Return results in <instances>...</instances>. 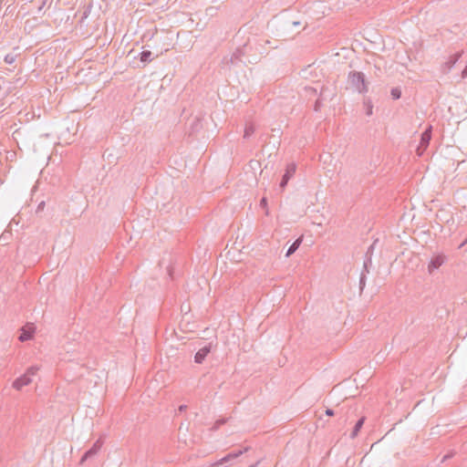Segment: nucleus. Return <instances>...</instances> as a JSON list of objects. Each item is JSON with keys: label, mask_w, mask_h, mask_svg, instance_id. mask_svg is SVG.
I'll return each instance as SVG.
<instances>
[{"label": "nucleus", "mask_w": 467, "mask_h": 467, "mask_svg": "<svg viewBox=\"0 0 467 467\" xmlns=\"http://www.w3.org/2000/svg\"><path fill=\"white\" fill-rule=\"evenodd\" d=\"M38 368L31 367L26 370V372L16 379L12 384L13 388L16 390H21L24 387L29 385L33 378L36 375Z\"/></svg>", "instance_id": "f257e3e1"}, {"label": "nucleus", "mask_w": 467, "mask_h": 467, "mask_svg": "<svg viewBox=\"0 0 467 467\" xmlns=\"http://www.w3.org/2000/svg\"><path fill=\"white\" fill-rule=\"evenodd\" d=\"M444 263V257L442 255H434L431 258L429 265H428V271L429 273H433L435 270L440 268L442 264Z\"/></svg>", "instance_id": "f03ea898"}, {"label": "nucleus", "mask_w": 467, "mask_h": 467, "mask_svg": "<svg viewBox=\"0 0 467 467\" xmlns=\"http://www.w3.org/2000/svg\"><path fill=\"white\" fill-rule=\"evenodd\" d=\"M431 127L427 129L421 135L420 144L418 148V153L420 155L422 151L427 148L430 140H431Z\"/></svg>", "instance_id": "7ed1b4c3"}, {"label": "nucleus", "mask_w": 467, "mask_h": 467, "mask_svg": "<svg viewBox=\"0 0 467 467\" xmlns=\"http://www.w3.org/2000/svg\"><path fill=\"white\" fill-rule=\"evenodd\" d=\"M295 173H296V165H295V164H293V163H292V164H289V165L286 167V169H285V174H284V176H283V180H282V182H281V183H280V186H281L282 188H284V187L287 184V182H288L289 179H290L291 177H293Z\"/></svg>", "instance_id": "20e7f679"}, {"label": "nucleus", "mask_w": 467, "mask_h": 467, "mask_svg": "<svg viewBox=\"0 0 467 467\" xmlns=\"http://www.w3.org/2000/svg\"><path fill=\"white\" fill-rule=\"evenodd\" d=\"M209 352H210V348H208V347H204V348H201L195 354V357H194L195 362L196 363H202L203 361V359L206 358V356L208 355Z\"/></svg>", "instance_id": "39448f33"}, {"label": "nucleus", "mask_w": 467, "mask_h": 467, "mask_svg": "<svg viewBox=\"0 0 467 467\" xmlns=\"http://www.w3.org/2000/svg\"><path fill=\"white\" fill-rule=\"evenodd\" d=\"M240 452L238 453H230L226 455L225 457L219 460L217 462H215L214 466L223 465L228 463L229 462L233 461L234 459L237 458L239 456Z\"/></svg>", "instance_id": "423d86ee"}, {"label": "nucleus", "mask_w": 467, "mask_h": 467, "mask_svg": "<svg viewBox=\"0 0 467 467\" xmlns=\"http://www.w3.org/2000/svg\"><path fill=\"white\" fill-rule=\"evenodd\" d=\"M300 243H301V240L300 239H297L290 247L289 249L287 250V253H286V256H290L292 254H294L297 248L299 247L300 245Z\"/></svg>", "instance_id": "0eeeda50"}, {"label": "nucleus", "mask_w": 467, "mask_h": 467, "mask_svg": "<svg viewBox=\"0 0 467 467\" xmlns=\"http://www.w3.org/2000/svg\"><path fill=\"white\" fill-rule=\"evenodd\" d=\"M31 337H32V332L24 329L19 337V339L21 341H26V340L30 339Z\"/></svg>", "instance_id": "6e6552de"}, {"label": "nucleus", "mask_w": 467, "mask_h": 467, "mask_svg": "<svg viewBox=\"0 0 467 467\" xmlns=\"http://www.w3.org/2000/svg\"><path fill=\"white\" fill-rule=\"evenodd\" d=\"M363 423H364V420L363 419H360L357 422V424L355 426V429H354V431H353V434H352L353 437H355L358 434V432L359 431V430L362 427Z\"/></svg>", "instance_id": "1a4fd4ad"}, {"label": "nucleus", "mask_w": 467, "mask_h": 467, "mask_svg": "<svg viewBox=\"0 0 467 467\" xmlns=\"http://www.w3.org/2000/svg\"><path fill=\"white\" fill-rule=\"evenodd\" d=\"M150 55H151L150 51H143V52H141V54H140V60L142 62L148 61L150 59Z\"/></svg>", "instance_id": "9d476101"}, {"label": "nucleus", "mask_w": 467, "mask_h": 467, "mask_svg": "<svg viewBox=\"0 0 467 467\" xmlns=\"http://www.w3.org/2000/svg\"><path fill=\"white\" fill-rule=\"evenodd\" d=\"M391 94L394 99H399L400 97V92L397 89L392 90Z\"/></svg>", "instance_id": "9b49d317"}, {"label": "nucleus", "mask_w": 467, "mask_h": 467, "mask_svg": "<svg viewBox=\"0 0 467 467\" xmlns=\"http://www.w3.org/2000/svg\"><path fill=\"white\" fill-rule=\"evenodd\" d=\"M353 77L363 82V77L360 73L354 74Z\"/></svg>", "instance_id": "f8f14e48"}, {"label": "nucleus", "mask_w": 467, "mask_h": 467, "mask_svg": "<svg viewBox=\"0 0 467 467\" xmlns=\"http://www.w3.org/2000/svg\"><path fill=\"white\" fill-rule=\"evenodd\" d=\"M90 454H91V451L86 452V454L84 455L82 461H84L86 458H88Z\"/></svg>", "instance_id": "ddd939ff"}, {"label": "nucleus", "mask_w": 467, "mask_h": 467, "mask_svg": "<svg viewBox=\"0 0 467 467\" xmlns=\"http://www.w3.org/2000/svg\"><path fill=\"white\" fill-rule=\"evenodd\" d=\"M326 413L328 416H332L333 415V411L331 410H327Z\"/></svg>", "instance_id": "4468645a"}, {"label": "nucleus", "mask_w": 467, "mask_h": 467, "mask_svg": "<svg viewBox=\"0 0 467 467\" xmlns=\"http://www.w3.org/2000/svg\"><path fill=\"white\" fill-rule=\"evenodd\" d=\"M262 203H263V204H265V199H263V200H262Z\"/></svg>", "instance_id": "2eb2a0df"}]
</instances>
